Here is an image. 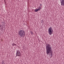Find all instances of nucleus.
<instances>
[{
  "mask_svg": "<svg viewBox=\"0 0 64 64\" xmlns=\"http://www.w3.org/2000/svg\"><path fill=\"white\" fill-rule=\"evenodd\" d=\"M3 26H2L1 24H0V30H1L3 29Z\"/></svg>",
  "mask_w": 64,
  "mask_h": 64,
  "instance_id": "nucleus-6",
  "label": "nucleus"
},
{
  "mask_svg": "<svg viewBox=\"0 0 64 64\" xmlns=\"http://www.w3.org/2000/svg\"><path fill=\"white\" fill-rule=\"evenodd\" d=\"M24 25H25V24H24Z\"/></svg>",
  "mask_w": 64,
  "mask_h": 64,
  "instance_id": "nucleus-16",
  "label": "nucleus"
},
{
  "mask_svg": "<svg viewBox=\"0 0 64 64\" xmlns=\"http://www.w3.org/2000/svg\"><path fill=\"white\" fill-rule=\"evenodd\" d=\"M39 8H40V10H41V7H39Z\"/></svg>",
  "mask_w": 64,
  "mask_h": 64,
  "instance_id": "nucleus-11",
  "label": "nucleus"
},
{
  "mask_svg": "<svg viewBox=\"0 0 64 64\" xmlns=\"http://www.w3.org/2000/svg\"><path fill=\"white\" fill-rule=\"evenodd\" d=\"M4 62H3L2 63V64H4Z\"/></svg>",
  "mask_w": 64,
  "mask_h": 64,
  "instance_id": "nucleus-12",
  "label": "nucleus"
},
{
  "mask_svg": "<svg viewBox=\"0 0 64 64\" xmlns=\"http://www.w3.org/2000/svg\"><path fill=\"white\" fill-rule=\"evenodd\" d=\"M40 6H42V4H40Z\"/></svg>",
  "mask_w": 64,
  "mask_h": 64,
  "instance_id": "nucleus-13",
  "label": "nucleus"
},
{
  "mask_svg": "<svg viewBox=\"0 0 64 64\" xmlns=\"http://www.w3.org/2000/svg\"><path fill=\"white\" fill-rule=\"evenodd\" d=\"M25 34V32L23 30H21L18 32V34L20 37L24 36Z\"/></svg>",
  "mask_w": 64,
  "mask_h": 64,
  "instance_id": "nucleus-2",
  "label": "nucleus"
},
{
  "mask_svg": "<svg viewBox=\"0 0 64 64\" xmlns=\"http://www.w3.org/2000/svg\"><path fill=\"white\" fill-rule=\"evenodd\" d=\"M36 12H38V10H36L34 11Z\"/></svg>",
  "mask_w": 64,
  "mask_h": 64,
  "instance_id": "nucleus-9",
  "label": "nucleus"
},
{
  "mask_svg": "<svg viewBox=\"0 0 64 64\" xmlns=\"http://www.w3.org/2000/svg\"><path fill=\"white\" fill-rule=\"evenodd\" d=\"M53 32V30L52 27H50L48 28V33L50 35H51Z\"/></svg>",
  "mask_w": 64,
  "mask_h": 64,
  "instance_id": "nucleus-3",
  "label": "nucleus"
},
{
  "mask_svg": "<svg viewBox=\"0 0 64 64\" xmlns=\"http://www.w3.org/2000/svg\"><path fill=\"white\" fill-rule=\"evenodd\" d=\"M42 22H41V23H43V20H42Z\"/></svg>",
  "mask_w": 64,
  "mask_h": 64,
  "instance_id": "nucleus-14",
  "label": "nucleus"
},
{
  "mask_svg": "<svg viewBox=\"0 0 64 64\" xmlns=\"http://www.w3.org/2000/svg\"><path fill=\"white\" fill-rule=\"evenodd\" d=\"M37 10H38V11H40V9L39 8H38Z\"/></svg>",
  "mask_w": 64,
  "mask_h": 64,
  "instance_id": "nucleus-10",
  "label": "nucleus"
},
{
  "mask_svg": "<svg viewBox=\"0 0 64 64\" xmlns=\"http://www.w3.org/2000/svg\"><path fill=\"white\" fill-rule=\"evenodd\" d=\"M30 32L32 35H33V32H32V31H30Z\"/></svg>",
  "mask_w": 64,
  "mask_h": 64,
  "instance_id": "nucleus-8",
  "label": "nucleus"
},
{
  "mask_svg": "<svg viewBox=\"0 0 64 64\" xmlns=\"http://www.w3.org/2000/svg\"><path fill=\"white\" fill-rule=\"evenodd\" d=\"M12 46H17L16 44H15L14 43H13V44H12Z\"/></svg>",
  "mask_w": 64,
  "mask_h": 64,
  "instance_id": "nucleus-7",
  "label": "nucleus"
},
{
  "mask_svg": "<svg viewBox=\"0 0 64 64\" xmlns=\"http://www.w3.org/2000/svg\"><path fill=\"white\" fill-rule=\"evenodd\" d=\"M16 56H19L20 57L21 56V54L20 52V51L19 50H17Z\"/></svg>",
  "mask_w": 64,
  "mask_h": 64,
  "instance_id": "nucleus-4",
  "label": "nucleus"
},
{
  "mask_svg": "<svg viewBox=\"0 0 64 64\" xmlns=\"http://www.w3.org/2000/svg\"><path fill=\"white\" fill-rule=\"evenodd\" d=\"M46 53L47 55H48V54L50 53L51 56L50 57V58H51V57H52L53 56V52L52 50V47H51V45H50V44H49L48 43L46 44Z\"/></svg>",
  "mask_w": 64,
  "mask_h": 64,
  "instance_id": "nucleus-1",
  "label": "nucleus"
},
{
  "mask_svg": "<svg viewBox=\"0 0 64 64\" xmlns=\"http://www.w3.org/2000/svg\"><path fill=\"white\" fill-rule=\"evenodd\" d=\"M24 25H25V24H24Z\"/></svg>",
  "mask_w": 64,
  "mask_h": 64,
  "instance_id": "nucleus-15",
  "label": "nucleus"
},
{
  "mask_svg": "<svg viewBox=\"0 0 64 64\" xmlns=\"http://www.w3.org/2000/svg\"><path fill=\"white\" fill-rule=\"evenodd\" d=\"M60 3H61V5L62 6H64V0H60Z\"/></svg>",
  "mask_w": 64,
  "mask_h": 64,
  "instance_id": "nucleus-5",
  "label": "nucleus"
}]
</instances>
